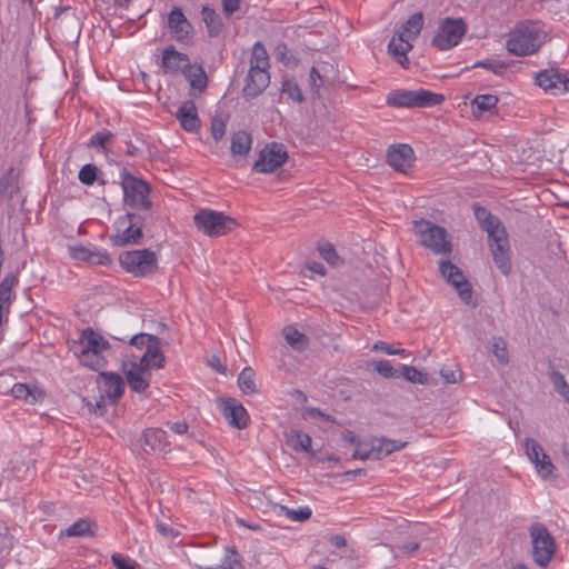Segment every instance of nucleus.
I'll use <instances>...</instances> for the list:
<instances>
[{"mask_svg":"<svg viewBox=\"0 0 569 569\" xmlns=\"http://www.w3.org/2000/svg\"><path fill=\"white\" fill-rule=\"evenodd\" d=\"M546 39L547 36L538 22L523 21L510 31L506 48L511 54L529 56L537 52Z\"/></svg>","mask_w":569,"mask_h":569,"instance_id":"1","label":"nucleus"},{"mask_svg":"<svg viewBox=\"0 0 569 569\" xmlns=\"http://www.w3.org/2000/svg\"><path fill=\"white\" fill-rule=\"evenodd\" d=\"M110 348L109 342L91 328L81 332L79 346L73 349L74 355L83 366L97 369L101 366V353Z\"/></svg>","mask_w":569,"mask_h":569,"instance_id":"2","label":"nucleus"},{"mask_svg":"<svg viewBox=\"0 0 569 569\" xmlns=\"http://www.w3.org/2000/svg\"><path fill=\"white\" fill-rule=\"evenodd\" d=\"M120 179L124 204L136 210H149L152 202L149 198L151 189L148 182L127 170L120 173Z\"/></svg>","mask_w":569,"mask_h":569,"instance_id":"3","label":"nucleus"},{"mask_svg":"<svg viewBox=\"0 0 569 569\" xmlns=\"http://www.w3.org/2000/svg\"><path fill=\"white\" fill-rule=\"evenodd\" d=\"M442 94L426 89L392 90L387 96V104L396 108H427L440 104Z\"/></svg>","mask_w":569,"mask_h":569,"instance_id":"4","label":"nucleus"},{"mask_svg":"<svg viewBox=\"0 0 569 569\" xmlns=\"http://www.w3.org/2000/svg\"><path fill=\"white\" fill-rule=\"evenodd\" d=\"M529 535L532 559L535 563L546 568L556 552V541L550 531L541 523L531 525Z\"/></svg>","mask_w":569,"mask_h":569,"instance_id":"5","label":"nucleus"},{"mask_svg":"<svg viewBox=\"0 0 569 569\" xmlns=\"http://www.w3.org/2000/svg\"><path fill=\"white\" fill-rule=\"evenodd\" d=\"M119 263L134 277H148L158 267L157 256L149 249L124 251L119 256Z\"/></svg>","mask_w":569,"mask_h":569,"instance_id":"6","label":"nucleus"},{"mask_svg":"<svg viewBox=\"0 0 569 569\" xmlns=\"http://www.w3.org/2000/svg\"><path fill=\"white\" fill-rule=\"evenodd\" d=\"M196 227L209 237H220L236 227V221L223 212L211 209H201L194 217Z\"/></svg>","mask_w":569,"mask_h":569,"instance_id":"7","label":"nucleus"},{"mask_svg":"<svg viewBox=\"0 0 569 569\" xmlns=\"http://www.w3.org/2000/svg\"><path fill=\"white\" fill-rule=\"evenodd\" d=\"M415 232L419 237L421 244L435 253H450L451 243L447 240V231L428 220L415 221Z\"/></svg>","mask_w":569,"mask_h":569,"instance_id":"8","label":"nucleus"},{"mask_svg":"<svg viewBox=\"0 0 569 569\" xmlns=\"http://www.w3.org/2000/svg\"><path fill=\"white\" fill-rule=\"evenodd\" d=\"M153 361L147 360V362H142V359H138V357L132 356L131 358H127L122 361V371L126 376L129 388L134 392H142L150 386L151 380V370L152 369H161L162 367H158L152 365Z\"/></svg>","mask_w":569,"mask_h":569,"instance_id":"9","label":"nucleus"},{"mask_svg":"<svg viewBox=\"0 0 569 569\" xmlns=\"http://www.w3.org/2000/svg\"><path fill=\"white\" fill-rule=\"evenodd\" d=\"M114 226L117 232L111 237L114 246L136 244L142 238L141 216L128 212L120 217Z\"/></svg>","mask_w":569,"mask_h":569,"instance_id":"10","label":"nucleus"},{"mask_svg":"<svg viewBox=\"0 0 569 569\" xmlns=\"http://www.w3.org/2000/svg\"><path fill=\"white\" fill-rule=\"evenodd\" d=\"M467 31V26L461 19L443 20L433 39L432 46L443 51L457 46Z\"/></svg>","mask_w":569,"mask_h":569,"instance_id":"11","label":"nucleus"},{"mask_svg":"<svg viewBox=\"0 0 569 569\" xmlns=\"http://www.w3.org/2000/svg\"><path fill=\"white\" fill-rule=\"evenodd\" d=\"M523 447L526 456L535 466L537 473L542 479L552 477L556 468L542 446L536 439L528 437L525 439Z\"/></svg>","mask_w":569,"mask_h":569,"instance_id":"12","label":"nucleus"},{"mask_svg":"<svg viewBox=\"0 0 569 569\" xmlns=\"http://www.w3.org/2000/svg\"><path fill=\"white\" fill-rule=\"evenodd\" d=\"M288 159L287 151L282 144L272 143L266 146L253 164V170L260 173H271L280 168Z\"/></svg>","mask_w":569,"mask_h":569,"instance_id":"13","label":"nucleus"},{"mask_svg":"<svg viewBox=\"0 0 569 569\" xmlns=\"http://www.w3.org/2000/svg\"><path fill=\"white\" fill-rule=\"evenodd\" d=\"M439 271L446 281L455 287L460 299L469 303L472 298V289L462 271L449 260H441L439 262Z\"/></svg>","mask_w":569,"mask_h":569,"instance_id":"14","label":"nucleus"},{"mask_svg":"<svg viewBox=\"0 0 569 569\" xmlns=\"http://www.w3.org/2000/svg\"><path fill=\"white\" fill-rule=\"evenodd\" d=\"M130 345L140 350L144 349L142 356L138 357V359H142V362L151 360L153 361L152 365L164 367L166 360L160 350V339L158 337L149 333H138L131 338Z\"/></svg>","mask_w":569,"mask_h":569,"instance_id":"15","label":"nucleus"},{"mask_svg":"<svg viewBox=\"0 0 569 569\" xmlns=\"http://www.w3.org/2000/svg\"><path fill=\"white\" fill-rule=\"evenodd\" d=\"M536 84L551 94L569 91V73L559 69H549L536 74Z\"/></svg>","mask_w":569,"mask_h":569,"instance_id":"16","label":"nucleus"},{"mask_svg":"<svg viewBox=\"0 0 569 569\" xmlns=\"http://www.w3.org/2000/svg\"><path fill=\"white\" fill-rule=\"evenodd\" d=\"M168 28L178 42L188 43L191 40L192 26L183 14L181 8L174 7L170 11Z\"/></svg>","mask_w":569,"mask_h":569,"instance_id":"17","label":"nucleus"},{"mask_svg":"<svg viewBox=\"0 0 569 569\" xmlns=\"http://www.w3.org/2000/svg\"><path fill=\"white\" fill-rule=\"evenodd\" d=\"M492 259L503 276L511 271V252L508 236L489 241Z\"/></svg>","mask_w":569,"mask_h":569,"instance_id":"18","label":"nucleus"},{"mask_svg":"<svg viewBox=\"0 0 569 569\" xmlns=\"http://www.w3.org/2000/svg\"><path fill=\"white\" fill-rule=\"evenodd\" d=\"M222 415L227 422L237 429H244L248 426L249 416L246 408L236 399H228L222 407Z\"/></svg>","mask_w":569,"mask_h":569,"instance_id":"19","label":"nucleus"},{"mask_svg":"<svg viewBox=\"0 0 569 569\" xmlns=\"http://www.w3.org/2000/svg\"><path fill=\"white\" fill-rule=\"evenodd\" d=\"M270 83L269 72L266 70H250L246 78L243 96L248 99L258 97Z\"/></svg>","mask_w":569,"mask_h":569,"instance_id":"20","label":"nucleus"},{"mask_svg":"<svg viewBox=\"0 0 569 569\" xmlns=\"http://www.w3.org/2000/svg\"><path fill=\"white\" fill-rule=\"evenodd\" d=\"M100 378L102 396H104L111 403H116L124 391L123 379L114 372H102Z\"/></svg>","mask_w":569,"mask_h":569,"instance_id":"21","label":"nucleus"},{"mask_svg":"<svg viewBox=\"0 0 569 569\" xmlns=\"http://www.w3.org/2000/svg\"><path fill=\"white\" fill-rule=\"evenodd\" d=\"M388 163L398 171L406 172L413 161V150L409 144L392 146L387 154Z\"/></svg>","mask_w":569,"mask_h":569,"instance_id":"22","label":"nucleus"},{"mask_svg":"<svg viewBox=\"0 0 569 569\" xmlns=\"http://www.w3.org/2000/svg\"><path fill=\"white\" fill-rule=\"evenodd\" d=\"M189 62V57L177 51L172 46L166 48L162 52L161 67L166 73H183Z\"/></svg>","mask_w":569,"mask_h":569,"instance_id":"23","label":"nucleus"},{"mask_svg":"<svg viewBox=\"0 0 569 569\" xmlns=\"http://www.w3.org/2000/svg\"><path fill=\"white\" fill-rule=\"evenodd\" d=\"M143 450L149 452H163L169 449L167 432L159 428L147 429L141 437Z\"/></svg>","mask_w":569,"mask_h":569,"instance_id":"24","label":"nucleus"},{"mask_svg":"<svg viewBox=\"0 0 569 569\" xmlns=\"http://www.w3.org/2000/svg\"><path fill=\"white\" fill-rule=\"evenodd\" d=\"M176 117L179 120L181 127L189 132H194L200 128L198 109L192 100L184 101L178 108Z\"/></svg>","mask_w":569,"mask_h":569,"instance_id":"25","label":"nucleus"},{"mask_svg":"<svg viewBox=\"0 0 569 569\" xmlns=\"http://www.w3.org/2000/svg\"><path fill=\"white\" fill-rule=\"evenodd\" d=\"M403 36L405 33H396L391 38L388 44V52L401 67L407 68L409 64L407 53L412 49V44L411 41Z\"/></svg>","mask_w":569,"mask_h":569,"instance_id":"26","label":"nucleus"},{"mask_svg":"<svg viewBox=\"0 0 569 569\" xmlns=\"http://www.w3.org/2000/svg\"><path fill=\"white\" fill-rule=\"evenodd\" d=\"M18 282V277L13 273L7 274L0 282V327L3 322V312L9 310L13 301L12 290Z\"/></svg>","mask_w":569,"mask_h":569,"instance_id":"27","label":"nucleus"},{"mask_svg":"<svg viewBox=\"0 0 569 569\" xmlns=\"http://www.w3.org/2000/svg\"><path fill=\"white\" fill-rule=\"evenodd\" d=\"M407 446L406 441L393 440L388 438H375L372 439V450L376 451V459H380L381 456H388L395 451L401 450Z\"/></svg>","mask_w":569,"mask_h":569,"instance_id":"28","label":"nucleus"},{"mask_svg":"<svg viewBox=\"0 0 569 569\" xmlns=\"http://www.w3.org/2000/svg\"><path fill=\"white\" fill-rule=\"evenodd\" d=\"M183 74L192 89L201 92L207 87L208 78L204 69L201 66L191 64L189 62V66L184 69Z\"/></svg>","mask_w":569,"mask_h":569,"instance_id":"29","label":"nucleus"},{"mask_svg":"<svg viewBox=\"0 0 569 569\" xmlns=\"http://www.w3.org/2000/svg\"><path fill=\"white\" fill-rule=\"evenodd\" d=\"M202 20L206 23L208 34L210 37H217L220 34L223 23L219 14L209 7H203L201 10Z\"/></svg>","mask_w":569,"mask_h":569,"instance_id":"30","label":"nucleus"},{"mask_svg":"<svg viewBox=\"0 0 569 569\" xmlns=\"http://www.w3.org/2000/svg\"><path fill=\"white\" fill-rule=\"evenodd\" d=\"M423 26V16L421 12H417L409 17V19L402 24L401 30L398 34H403L405 38L412 41L416 39Z\"/></svg>","mask_w":569,"mask_h":569,"instance_id":"31","label":"nucleus"},{"mask_svg":"<svg viewBox=\"0 0 569 569\" xmlns=\"http://www.w3.org/2000/svg\"><path fill=\"white\" fill-rule=\"evenodd\" d=\"M269 69V56L261 42H256L251 50L250 70H266Z\"/></svg>","mask_w":569,"mask_h":569,"instance_id":"32","label":"nucleus"},{"mask_svg":"<svg viewBox=\"0 0 569 569\" xmlns=\"http://www.w3.org/2000/svg\"><path fill=\"white\" fill-rule=\"evenodd\" d=\"M251 136L246 131H238L231 138V153L233 156L247 154L251 149Z\"/></svg>","mask_w":569,"mask_h":569,"instance_id":"33","label":"nucleus"},{"mask_svg":"<svg viewBox=\"0 0 569 569\" xmlns=\"http://www.w3.org/2000/svg\"><path fill=\"white\" fill-rule=\"evenodd\" d=\"M286 342L296 351H303L308 347V338L306 335L291 326L283 328Z\"/></svg>","mask_w":569,"mask_h":569,"instance_id":"34","label":"nucleus"},{"mask_svg":"<svg viewBox=\"0 0 569 569\" xmlns=\"http://www.w3.org/2000/svg\"><path fill=\"white\" fill-rule=\"evenodd\" d=\"M11 393L16 399H23L29 403H34L42 399V393L37 389H31L26 383H14Z\"/></svg>","mask_w":569,"mask_h":569,"instance_id":"35","label":"nucleus"},{"mask_svg":"<svg viewBox=\"0 0 569 569\" xmlns=\"http://www.w3.org/2000/svg\"><path fill=\"white\" fill-rule=\"evenodd\" d=\"M238 386L244 395H254L258 392L252 368L246 367L242 369L238 376Z\"/></svg>","mask_w":569,"mask_h":569,"instance_id":"36","label":"nucleus"},{"mask_svg":"<svg viewBox=\"0 0 569 569\" xmlns=\"http://www.w3.org/2000/svg\"><path fill=\"white\" fill-rule=\"evenodd\" d=\"M498 101H499V99L495 94H491V93L478 94L473 98L472 103H471L473 113H482V112L490 111L491 109H493L497 106Z\"/></svg>","mask_w":569,"mask_h":569,"instance_id":"37","label":"nucleus"},{"mask_svg":"<svg viewBox=\"0 0 569 569\" xmlns=\"http://www.w3.org/2000/svg\"><path fill=\"white\" fill-rule=\"evenodd\" d=\"M289 442L295 450L311 452V437L302 431L292 430L290 432Z\"/></svg>","mask_w":569,"mask_h":569,"instance_id":"38","label":"nucleus"},{"mask_svg":"<svg viewBox=\"0 0 569 569\" xmlns=\"http://www.w3.org/2000/svg\"><path fill=\"white\" fill-rule=\"evenodd\" d=\"M480 227L488 233L489 241L508 236L506 228L496 216Z\"/></svg>","mask_w":569,"mask_h":569,"instance_id":"39","label":"nucleus"},{"mask_svg":"<svg viewBox=\"0 0 569 569\" xmlns=\"http://www.w3.org/2000/svg\"><path fill=\"white\" fill-rule=\"evenodd\" d=\"M281 92L287 94V97L298 103L305 101V97L297 83L293 79H283L281 82Z\"/></svg>","mask_w":569,"mask_h":569,"instance_id":"40","label":"nucleus"},{"mask_svg":"<svg viewBox=\"0 0 569 569\" xmlns=\"http://www.w3.org/2000/svg\"><path fill=\"white\" fill-rule=\"evenodd\" d=\"M92 533V523L88 519H79L67 529L69 537H86Z\"/></svg>","mask_w":569,"mask_h":569,"instance_id":"41","label":"nucleus"},{"mask_svg":"<svg viewBox=\"0 0 569 569\" xmlns=\"http://www.w3.org/2000/svg\"><path fill=\"white\" fill-rule=\"evenodd\" d=\"M549 379L553 385V388L569 402V385L565 376L556 370L549 372Z\"/></svg>","mask_w":569,"mask_h":569,"instance_id":"42","label":"nucleus"},{"mask_svg":"<svg viewBox=\"0 0 569 569\" xmlns=\"http://www.w3.org/2000/svg\"><path fill=\"white\" fill-rule=\"evenodd\" d=\"M238 562H239L238 553L234 550L227 548L222 563L220 566L211 567V566L197 565L196 567L198 569H234V567H236V565H238Z\"/></svg>","mask_w":569,"mask_h":569,"instance_id":"43","label":"nucleus"},{"mask_svg":"<svg viewBox=\"0 0 569 569\" xmlns=\"http://www.w3.org/2000/svg\"><path fill=\"white\" fill-rule=\"evenodd\" d=\"M401 372L405 379L410 382L420 385L428 383V376L426 373H422L415 367L402 365Z\"/></svg>","mask_w":569,"mask_h":569,"instance_id":"44","label":"nucleus"},{"mask_svg":"<svg viewBox=\"0 0 569 569\" xmlns=\"http://www.w3.org/2000/svg\"><path fill=\"white\" fill-rule=\"evenodd\" d=\"M472 68H485L495 74L501 76L507 69V64L500 60L486 59L475 62Z\"/></svg>","mask_w":569,"mask_h":569,"instance_id":"45","label":"nucleus"},{"mask_svg":"<svg viewBox=\"0 0 569 569\" xmlns=\"http://www.w3.org/2000/svg\"><path fill=\"white\" fill-rule=\"evenodd\" d=\"M491 349L499 362L506 365L509 360L506 342L502 338H493L491 341Z\"/></svg>","mask_w":569,"mask_h":569,"instance_id":"46","label":"nucleus"},{"mask_svg":"<svg viewBox=\"0 0 569 569\" xmlns=\"http://www.w3.org/2000/svg\"><path fill=\"white\" fill-rule=\"evenodd\" d=\"M318 250L320 256L331 266H338L340 263V258L331 243H321Z\"/></svg>","mask_w":569,"mask_h":569,"instance_id":"47","label":"nucleus"},{"mask_svg":"<svg viewBox=\"0 0 569 569\" xmlns=\"http://www.w3.org/2000/svg\"><path fill=\"white\" fill-rule=\"evenodd\" d=\"M97 171L96 166L84 164L79 171V180L86 186H91L97 179Z\"/></svg>","mask_w":569,"mask_h":569,"instance_id":"48","label":"nucleus"},{"mask_svg":"<svg viewBox=\"0 0 569 569\" xmlns=\"http://www.w3.org/2000/svg\"><path fill=\"white\" fill-rule=\"evenodd\" d=\"M286 516L293 521H305L311 517V509L309 507H301L297 510L282 507Z\"/></svg>","mask_w":569,"mask_h":569,"instance_id":"49","label":"nucleus"},{"mask_svg":"<svg viewBox=\"0 0 569 569\" xmlns=\"http://www.w3.org/2000/svg\"><path fill=\"white\" fill-rule=\"evenodd\" d=\"M373 351H382L387 355H397L401 357H408V351L402 348H393L392 346L386 343L385 341H377L372 346Z\"/></svg>","mask_w":569,"mask_h":569,"instance_id":"50","label":"nucleus"},{"mask_svg":"<svg viewBox=\"0 0 569 569\" xmlns=\"http://www.w3.org/2000/svg\"><path fill=\"white\" fill-rule=\"evenodd\" d=\"M226 129H227V123H226V121L221 117H213L212 118L210 131H211L212 138L216 141L222 139V137L226 133Z\"/></svg>","mask_w":569,"mask_h":569,"instance_id":"51","label":"nucleus"},{"mask_svg":"<svg viewBox=\"0 0 569 569\" xmlns=\"http://www.w3.org/2000/svg\"><path fill=\"white\" fill-rule=\"evenodd\" d=\"M111 261L112 260L107 251L91 249L89 261H88L89 263L108 266L111 263Z\"/></svg>","mask_w":569,"mask_h":569,"instance_id":"52","label":"nucleus"},{"mask_svg":"<svg viewBox=\"0 0 569 569\" xmlns=\"http://www.w3.org/2000/svg\"><path fill=\"white\" fill-rule=\"evenodd\" d=\"M375 370L383 378L390 379L396 375V370L388 360H379L373 363Z\"/></svg>","mask_w":569,"mask_h":569,"instance_id":"53","label":"nucleus"},{"mask_svg":"<svg viewBox=\"0 0 569 569\" xmlns=\"http://www.w3.org/2000/svg\"><path fill=\"white\" fill-rule=\"evenodd\" d=\"M111 137H112L111 132H109L107 130L98 131L90 138L89 146L104 147L106 143L111 139Z\"/></svg>","mask_w":569,"mask_h":569,"instance_id":"54","label":"nucleus"},{"mask_svg":"<svg viewBox=\"0 0 569 569\" xmlns=\"http://www.w3.org/2000/svg\"><path fill=\"white\" fill-rule=\"evenodd\" d=\"M475 217L480 226H482L485 222L489 221L495 216L490 213L485 207H481L478 203H475L472 206Z\"/></svg>","mask_w":569,"mask_h":569,"instance_id":"55","label":"nucleus"},{"mask_svg":"<svg viewBox=\"0 0 569 569\" xmlns=\"http://www.w3.org/2000/svg\"><path fill=\"white\" fill-rule=\"evenodd\" d=\"M352 458L361 460H366L369 458L376 459V451L372 450V443L370 445V448L363 447L362 445L359 443L352 453Z\"/></svg>","mask_w":569,"mask_h":569,"instance_id":"56","label":"nucleus"},{"mask_svg":"<svg viewBox=\"0 0 569 569\" xmlns=\"http://www.w3.org/2000/svg\"><path fill=\"white\" fill-rule=\"evenodd\" d=\"M70 254L73 259L81 260V261H89L91 249L83 247V246H77V247H70Z\"/></svg>","mask_w":569,"mask_h":569,"instance_id":"57","label":"nucleus"},{"mask_svg":"<svg viewBox=\"0 0 569 569\" xmlns=\"http://www.w3.org/2000/svg\"><path fill=\"white\" fill-rule=\"evenodd\" d=\"M440 375L448 383H456L461 378V372L451 368H442Z\"/></svg>","mask_w":569,"mask_h":569,"instance_id":"58","label":"nucleus"},{"mask_svg":"<svg viewBox=\"0 0 569 569\" xmlns=\"http://www.w3.org/2000/svg\"><path fill=\"white\" fill-rule=\"evenodd\" d=\"M309 81L312 93H318L319 88L322 84L321 77L317 68L312 67L309 72Z\"/></svg>","mask_w":569,"mask_h":569,"instance_id":"59","label":"nucleus"},{"mask_svg":"<svg viewBox=\"0 0 569 569\" xmlns=\"http://www.w3.org/2000/svg\"><path fill=\"white\" fill-rule=\"evenodd\" d=\"M156 529L164 538H170V537H174L178 535V531H176L174 528H172L167 522L157 521Z\"/></svg>","mask_w":569,"mask_h":569,"instance_id":"60","label":"nucleus"},{"mask_svg":"<svg viewBox=\"0 0 569 569\" xmlns=\"http://www.w3.org/2000/svg\"><path fill=\"white\" fill-rule=\"evenodd\" d=\"M111 561L117 569H136V566L131 561L122 558L118 553L111 556Z\"/></svg>","mask_w":569,"mask_h":569,"instance_id":"61","label":"nucleus"},{"mask_svg":"<svg viewBox=\"0 0 569 569\" xmlns=\"http://www.w3.org/2000/svg\"><path fill=\"white\" fill-rule=\"evenodd\" d=\"M420 545L418 541H410L408 543H402L397 547L399 550V555L409 557L412 552L419 549Z\"/></svg>","mask_w":569,"mask_h":569,"instance_id":"62","label":"nucleus"},{"mask_svg":"<svg viewBox=\"0 0 569 569\" xmlns=\"http://www.w3.org/2000/svg\"><path fill=\"white\" fill-rule=\"evenodd\" d=\"M240 0H222L223 13L230 18L239 9Z\"/></svg>","mask_w":569,"mask_h":569,"instance_id":"63","label":"nucleus"},{"mask_svg":"<svg viewBox=\"0 0 569 569\" xmlns=\"http://www.w3.org/2000/svg\"><path fill=\"white\" fill-rule=\"evenodd\" d=\"M166 426L171 430L173 431L174 433L177 435H184L187 433L189 427L187 425L186 421H174V422H171V421H168L166 423Z\"/></svg>","mask_w":569,"mask_h":569,"instance_id":"64","label":"nucleus"}]
</instances>
